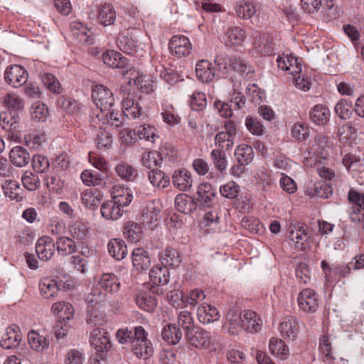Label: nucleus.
Segmentation results:
<instances>
[{
	"mask_svg": "<svg viewBox=\"0 0 364 364\" xmlns=\"http://www.w3.org/2000/svg\"><path fill=\"white\" fill-rule=\"evenodd\" d=\"M147 336L146 331L142 326H139L134 328L132 350L139 358L148 359L153 354L152 343L147 338Z\"/></svg>",
	"mask_w": 364,
	"mask_h": 364,
	"instance_id": "nucleus-1",
	"label": "nucleus"
},
{
	"mask_svg": "<svg viewBox=\"0 0 364 364\" xmlns=\"http://www.w3.org/2000/svg\"><path fill=\"white\" fill-rule=\"evenodd\" d=\"M297 303L301 311L305 313L312 314L318 310L321 299L317 292L312 289L306 288L299 294Z\"/></svg>",
	"mask_w": 364,
	"mask_h": 364,
	"instance_id": "nucleus-2",
	"label": "nucleus"
},
{
	"mask_svg": "<svg viewBox=\"0 0 364 364\" xmlns=\"http://www.w3.org/2000/svg\"><path fill=\"white\" fill-rule=\"evenodd\" d=\"M90 343L101 359L104 358L112 347L108 333L100 328H96L91 332Z\"/></svg>",
	"mask_w": 364,
	"mask_h": 364,
	"instance_id": "nucleus-3",
	"label": "nucleus"
},
{
	"mask_svg": "<svg viewBox=\"0 0 364 364\" xmlns=\"http://www.w3.org/2000/svg\"><path fill=\"white\" fill-rule=\"evenodd\" d=\"M92 98L96 107L101 109L109 110L114 103V98L112 91L103 85H96L92 89Z\"/></svg>",
	"mask_w": 364,
	"mask_h": 364,
	"instance_id": "nucleus-4",
	"label": "nucleus"
},
{
	"mask_svg": "<svg viewBox=\"0 0 364 364\" xmlns=\"http://www.w3.org/2000/svg\"><path fill=\"white\" fill-rule=\"evenodd\" d=\"M156 129L154 127L144 124L139 125L134 130H131L129 129H124L122 132V138L127 142H132V140L134 139V136L137 135L140 139H145L146 141H150L152 143L155 141V139L159 136L156 134Z\"/></svg>",
	"mask_w": 364,
	"mask_h": 364,
	"instance_id": "nucleus-5",
	"label": "nucleus"
},
{
	"mask_svg": "<svg viewBox=\"0 0 364 364\" xmlns=\"http://www.w3.org/2000/svg\"><path fill=\"white\" fill-rule=\"evenodd\" d=\"M321 267L327 283L338 282L342 277L349 275L351 269L349 265H330L326 260L321 261Z\"/></svg>",
	"mask_w": 364,
	"mask_h": 364,
	"instance_id": "nucleus-6",
	"label": "nucleus"
},
{
	"mask_svg": "<svg viewBox=\"0 0 364 364\" xmlns=\"http://www.w3.org/2000/svg\"><path fill=\"white\" fill-rule=\"evenodd\" d=\"M28 74L26 69L19 65H11L4 72L5 81L14 87H18L26 84Z\"/></svg>",
	"mask_w": 364,
	"mask_h": 364,
	"instance_id": "nucleus-7",
	"label": "nucleus"
},
{
	"mask_svg": "<svg viewBox=\"0 0 364 364\" xmlns=\"http://www.w3.org/2000/svg\"><path fill=\"white\" fill-rule=\"evenodd\" d=\"M169 50L173 55L178 58L186 57L188 55L192 50V45L185 36H173L169 41Z\"/></svg>",
	"mask_w": 364,
	"mask_h": 364,
	"instance_id": "nucleus-8",
	"label": "nucleus"
},
{
	"mask_svg": "<svg viewBox=\"0 0 364 364\" xmlns=\"http://www.w3.org/2000/svg\"><path fill=\"white\" fill-rule=\"evenodd\" d=\"M117 43L122 51L129 55H134L139 47V41L135 33L129 30L119 35Z\"/></svg>",
	"mask_w": 364,
	"mask_h": 364,
	"instance_id": "nucleus-9",
	"label": "nucleus"
},
{
	"mask_svg": "<svg viewBox=\"0 0 364 364\" xmlns=\"http://www.w3.org/2000/svg\"><path fill=\"white\" fill-rule=\"evenodd\" d=\"M215 196V189L210 183H203L198 186L195 200L197 205L209 208L212 206Z\"/></svg>",
	"mask_w": 364,
	"mask_h": 364,
	"instance_id": "nucleus-10",
	"label": "nucleus"
},
{
	"mask_svg": "<svg viewBox=\"0 0 364 364\" xmlns=\"http://www.w3.org/2000/svg\"><path fill=\"white\" fill-rule=\"evenodd\" d=\"M279 331L284 339L294 340L299 332V321L294 316H286L282 318Z\"/></svg>",
	"mask_w": 364,
	"mask_h": 364,
	"instance_id": "nucleus-11",
	"label": "nucleus"
},
{
	"mask_svg": "<svg viewBox=\"0 0 364 364\" xmlns=\"http://www.w3.org/2000/svg\"><path fill=\"white\" fill-rule=\"evenodd\" d=\"M55 251V243L48 236L40 237L36 244V252L38 258L43 261L50 259Z\"/></svg>",
	"mask_w": 364,
	"mask_h": 364,
	"instance_id": "nucleus-12",
	"label": "nucleus"
},
{
	"mask_svg": "<svg viewBox=\"0 0 364 364\" xmlns=\"http://www.w3.org/2000/svg\"><path fill=\"white\" fill-rule=\"evenodd\" d=\"M289 238L293 242L296 250L302 251L308 247L310 236L303 224L298 223L294 226V229L291 230Z\"/></svg>",
	"mask_w": 364,
	"mask_h": 364,
	"instance_id": "nucleus-13",
	"label": "nucleus"
},
{
	"mask_svg": "<svg viewBox=\"0 0 364 364\" xmlns=\"http://www.w3.org/2000/svg\"><path fill=\"white\" fill-rule=\"evenodd\" d=\"M186 337L188 343L196 348L208 346L210 343V333L199 327H195L186 332Z\"/></svg>",
	"mask_w": 364,
	"mask_h": 364,
	"instance_id": "nucleus-14",
	"label": "nucleus"
},
{
	"mask_svg": "<svg viewBox=\"0 0 364 364\" xmlns=\"http://www.w3.org/2000/svg\"><path fill=\"white\" fill-rule=\"evenodd\" d=\"M246 38V31L240 26L228 27L225 36L224 43L227 46H241Z\"/></svg>",
	"mask_w": 364,
	"mask_h": 364,
	"instance_id": "nucleus-15",
	"label": "nucleus"
},
{
	"mask_svg": "<svg viewBox=\"0 0 364 364\" xmlns=\"http://www.w3.org/2000/svg\"><path fill=\"white\" fill-rule=\"evenodd\" d=\"M160 218V210L153 203L142 209L141 222L144 227L152 230L158 224Z\"/></svg>",
	"mask_w": 364,
	"mask_h": 364,
	"instance_id": "nucleus-16",
	"label": "nucleus"
},
{
	"mask_svg": "<svg viewBox=\"0 0 364 364\" xmlns=\"http://www.w3.org/2000/svg\"><path fill=\"white\" fill-rule=\"evenodd\" d=\"M196 73L198 80L203 83H210L215 77V70L213 64L207 60H201L196 65Z\"/></svg>",
	"mask_w": 364,
	"mask_h": 364,
	"instance_id": "nucleus-17",
	"label": "nucleus"
},
{
	"mask_svg": "<svg viewBox=\"0 0 364 364\" xmlns=\"http://www.w3.org/2000/svg\"><path fill=\"white\" fill-rule=\"evenodd\" d=\"M20 117L18 114H12L11 112H2L0 114V125L4 129H9L12 132L11 134H9V138L17 141V136H15L14 132L19 127Z\"/></svg>",
	"mask_w": 364,
	"mask_h": 364,
	"instance_id": "nucleus-18",
	"label": "nucleus"
},
{
	"mask_svg": "<svg viewBox=\"0 0 364 364\" xmlns=\"http://www.w3.org/2000/svg\"><path fill=\"white\" fill-rule=\"evenodd\" d=\"M172 182L174 187L178 190L186 191L193 185L191 173L185 168L176 170L172 176Z\"/></svg>",
	"mask_w": 364,
	"mask_h": 364,
	"instance_id": "nucleus-19",
	"label": "nucleus"
},
{
	"mask_svg": "<svg viewBox=\"0 0 364 364\" xmlns=\"http://www.w3.org/2000/svg\"><path fill=\"white\" fill-rule=\"evenodd\" d=\"M21 341L19 328L16 325L9 326L2 336L1 346L5 349H10L18 346Z\"/></svg>",
	"mask_w": 364,
	"mask_h": 364,
	"instance_id": "nucleus-20",
	"label": "nucleus"
},
{
	"mask_svg": "<svg viewBox=\"0 0 364 364\" xmlns=\"http://www.w3.org/2000/svg\"><path fill=\"white\" fill-rule=\"evenodd\" d=\"M161 264L166 267H178L181 262V257L178 251L172 247H167L159 255Z\"/></svg>",
	"mask_w": 364,
	"mask_h": 364,
	"instance_id": "nucleus-21",
	"label": "nucleus"
},
{
	"mask_svg": "<svg viewBox=\"0 0 364 364\" xmlns=\"http://www.w3.org/2000/svg\"><path fill=\"white\" fill-rule=\"evenodd\" d=\"M277 62L279 68L289 71L291 75L301 72V65L298 63V58L291 54L279 55Z\"/></svg>",
	"mask_w": 364,
	"mask_h": 364,
	"instance_id": "nucleus-22",
	"label": "nucleus"
},
{
	"mask_svg": "<svg viewBox=\"0 0 364 364\" xmlns=\"http://www.w3.org/2000/svg\"><path fill=\"white\" fill-rule=\"evenodd\" d=\"M197 316L200 323L205 324L219 320L220 316L215 306L203 304L198 308Z\"/></svg>",
	"mask_w": 364,
	"mask_h": 364,
	"instance_id": "nucleus-23",
	"label": "nucleus"
},
{
	"mask_svg": "<svg viewBox=\"0 0 364 364\" xmlns=\"http://www.w3.org/2000/svg\"><path fill=\"white\" fill-rule=\"evenodd\" d=\"M116 20V12L111 4H104L98 6L97 21L103 26L114 24Z\"/></svg>",
	"mask_w": 364,
	"mask_h": 364,
	"instance_id": "nucleus-24",
	"label": "nucleus"
},
{
	"mask_svg": "<svg viewBox=\"0 0 364 364\" xmlns=\"http://www.w3.org/2000/svg\"><path fill=\"white\" fill-rule=\"evenodd\" d=\"M70 29L73 37L80 43H92V39L91 38L90 30L83 23L78 21H73L70 23Z\"/></svg>",
	"mask_w": 364,
	"mask_h": 364,
	"instance_id": "nucleus-25",
	"label": "nucleus"
},
{
	"mask_svg": "<svg viewBox=\"0 0 364 364\" xmlns=\"http://www.w3.org/2000/svg\"><path fill=\"white\" fill-rule=\"evenodd\" d=\"M96 285L106 294L117 292L120 287L117 277L112 273L102 274Z\"/></svg>",
	"mask_w": 364,
	"mask_h": 364,
	"instance_id": "nucleus-26",
	"label": "nucleus"
},
{
	"mask_svg": "<svg viewBox=\"0 0 364 364\" xmlns=\"http://www.w3.org/2000/svg\"><path fill=\"white\" fill-rule=\"evenodd\" d=\"M262 320L259 316L252 311L244 312L242 320V329L250 332H258L261 329Z\"/></svg>",
	"mask_w": 364,
	"mask_h": 364,
	"instance_id": "nucleus-27",
	"label": "nucleus"
},
{
	"mask_svg": "<svg viewBox=\"0 0 364 364\" xmlns=\"http://www.w3.org/2000/svg\"><path fill=\"white\" fill-rule=\"evenodd\" d=\"M133 266L138 270H146L151 265L149 253L143 248H135L132 252Z\"/></svg>",
	"mask_w": 364,
	"mask_h": 364,
	"instance_id": "nucleus-28",
	"label": "nucleus"
},
{
	"mask_svg": "<svg viewBox=\"0 0 364 364\" xmlns=\"http://www.w3.org/2000/svg\"><path fill=\"white\" fill-rule=\"evenodd\" d=\"M9 159L14 166L23 167L29 163L31 156L25 148L16 146L10 151Z\"/></svg>",
	"mask_w": 364,
	"mask_h": 364,
	"instance_id": "nucleus-29",
	"label": "nucleus"
},
{
	"mask_svg": "<svg viewBox=\"0 0 364 364\" xmlns=\"http://www.w3.org/2000/svg\"><path fill=\"white\" fill-rule=\"evenodd\" d=\"M176 208L184 214H190L195 211L198 207L197 202L186 194H178L175 198Z\"/></svg>",
	"mask_w": 364,
	"mask_h": 364,
	"instance_id": "nucleus-30",
	"label": "nucleus"
},
{
	"mask_svg": "<svg viewBox=\"0 0 364 364\" xmlns=\"http://www.w3.org/2000/svg\"><path fill=\"white\" fill-rule=\"evenodd\" d=\"M149 277L154 285L164 286L169 282L170 274L167 267L156 265L151 269Z\"/></svg>",
	"mask_w": 364,
	"mask_h": 364,
	"instance_id": "nucleus-31",
	"label": "nucleus"
},
{
	"mask_svg": "<svg viewBox=\"0 0 364 364\" xmlns=\"http://www.w3.org/2000/svg\"><path fill=\"white\" fill-rule=\"evenodd\" d=\"M102 59L105 64L111 68H125L127 63L126 58L123 57L120 53L112 50L105 52Z\"/></svg>",
	"mask_w": 364,
	"mask_h": 364,
	"instance_id": "nucleus-32",
	"label": "nucleus"
},
{
	"mask_svg": "<svg viewBox=\"0 0 364 364\" xmlns=\"http://www.w3.org/2000/svg\"><path fill=\"white\" fill-rule=\"evenodd\" d=\"M123 233L131 242H139L144 237L141 226L134 221H128L124 224Z\"/></svg>",
	"mask_w": 364,
	"mask_h": 364,
	"instance_id": "nucleus-33",
	"label": "nucleus"
},
{
	"mask_svg": "<svg viewBox=\"0 0 364 364\" xmlns=\"http://www.w3.org/2000/svg\"><path fill=\"white\" fill-rule=\"evenodd\" d=\"M237 16L242 19H250L256 15L257 4L250 1H240L235 7Z\"/></svg>",
	"mask_w": 364,
	"mask_h": 364,
	"instance_id": "nucleus-34",
	"label": "nucleus"
},
{
	"mask_svg": "<svg viewBox=\"0 0 364 364\" xmlns=\"http://www.w3.org/2000/svg\"><path fill=\"white\" fill-rule=\"evenodd\" d=\"M109 254L117 260L123 259L127 255V247L120 239H112L107 245Z\"/></svg>",
	"mask_w": 364,
	"mask_h": 364,
	"instance_id": "nucleus-35",
	"label": "nucleus"
},
{
	"mask_svg": "<svg viewBox=\"0 0 364 364\" xmlns=\"http://www.w3.org/2000/svg\"><path fill=\"white\" fill-rule=\"evenodd\" d=\"M135 301L140 309L148 312L154 311L158 304L156 297L146 292L136 294Z\"/></svg>",
	"mask_w": 364,
	"mask_h": 364,
	"instance_id": "nucleus-36",
	"label": "nucleus"
},
{
	"mask_svg": "<svg viewBox=\"0 0 364 364\" xmlns=\"http://www.w3.org/2000/svg\"><path fill=\"white\" fill-rule=\"evenodd\" d=\"M311 121L316 124H325L330 117V110L324 105H316L310 111Z\"/></svg>",
	"mask_w": 364,
	"mask_h": 364,
	"instance_id": "nucleus-37",
	"label": "nucleus"
},
{
	"mask_svg": "<svg viewBox=\"0 0 364 364\" xmlns=\"http://www.w3.org/2000/svg\"><path fill=\"white\" fill-rule=\"evenodd\" d=\"M28 342L32 349L38 352H43L48 348L49 340L44 336L35 331L28 333Z\"/></svg>",
	"mask_w": 364,
	"mask_h": 364,
	"instance_id": "nucleus-38",
	"label": "nucleus"
},
{
	"mask_svg": "<svg viewBox=\"0 0 364 364\" xmlns=\"http://www.w3.org/2000/svg\"><path fill=\"white\" fill-rule=\"evenodd\" d=\"M60 287V283L50 278L43 279L39 284L41 294L45 299H50L55 296L58 293Z\"/></svg>",
	"mask_w": 364,
	"mask_h": 364,
	"instance_id": "nucleus-39",
	"label": "nucleus"
},
{
	"mask_svg": "<svg viewBox=\"0 0 364 364\" xmlns=\"http://www.w3.org/2000/svg\"><path fill=\"white\" fill-rule=\"evenodd\" d=\"M161 336L168 343L176 345L181 341L183 333L177 324L173 323L166 325L162 330Z\"/></svg>",
	"mask_w": 364,
	"mask_h": 364,
	"instance_id": "nucleus-40",
	"label": "nucleus"
},
{
	"mask_svg": "<svg viewBox=\"0 0 364 364\" xmlns=\"http://www.w3.org/2000/svg\"><path fill=\"white\" fill-rule=\"evenodd\" d=\"M104 175L94 170L86 169L82 172L80 178L87 186H97L105 183Z\"/></svg>",
	"mask_w": 364,
	"mask_h": 364,
	"instance_id": "nucleus-41",
	"label": "nucleus"
},
{
	"mask_svg": "<svg viewBox=\"0 0 364 364\" xmlns=\"http://www.w3.org/2000/svg\"><path fill=\"white\" fill-rule=\"evenodd\" d=\"M1 188L5 196L9 197L12 200H21V192L22 190L17 181L11 179L6 180L2 184Z\"/></svg>",
	"mask_w": 364,
	"mask_h": 364,
	"instance_id": "nucleus-42",
	"label": "nucleus"
},
{
	"mask_svg": "<svg viewBox=\"0 0 364 364\" xmlns=\"http://www.w3.org/2000/svg\"><path fill=\"white\" fill-rule=\"evenodd\" d=\"M114 170L117 176L126 181H134L138 176L137 170L126 162L116 165Z\"/></svg>",
	"mask_w": 364,
	"mask_h": 364,
	"instance_id": "nucleus-43",
	"label": "nucleus"
},
{
	"mask_svg": "<svg viewBox=\"0 0 364 364\" xmlns=\"http://www.w3.org/2000/svg\"><path fill=\"white\" fill-rule=\"evenodd\" d=\"M51 310L55 315L63 321L70 320L74 313L73 306L65 301H59L53 304Z\"/></svg>",
	"mask_w": 364,
	"mask_h": 364,
	"instance_id": "nucleus-44",
	"label": "nucleus"
},
{
	"mask_svg": "<svg viewBox=\"0 0 364 364\" xmlns=\"http://www.w3.org/2000/svg\"><path fill=\"white\" fill-rule=\"evenodd\" d=\"M227 324L229 326V333L231 335H237L242 330V317L237 311L231 309L226 316Z\"/></svg>",
	"mask_w": 364,
	"mask_h": 364,
	"instance_id": "nucleus-45",
	"label": "nucleus"
},
{
	"mask_svg": "<svg viewBox=\"0 0 364 364\" xmlns=\"http://www.w3.org/2000/svg\"><path fill=\"white\" fill-rule=\"evenodd\" d=\"M210 159L214 168L223 174L227 169L228 164L225 151L222 149H214L210 152Z\"/></svg>",
	"mask_w": 364,
	"mask_h": 364,
	"instance_id": "nucleus-46",
	"label": "nucleus"
},
{
	"mask_svg": "<svg viewBox=\"0 0 364 364\" xmlns=\"http://www.w3.org/2000/svg\"><path fill=\"white\" fill-rule=\"evenodd\" d=\"M235 156L237 163L248 165L254 159V151L250 146L242 144L235 149Z\"/></svg>",
	"mask_w": 364,
	"mask_h": 364,
	"instance_id": "nucleus-47",
	"label": "nucleus"
},
{
	"mask_svg": "<svg viewBox=\"0 0 364 364\" xmlns=\"http://www.w3.org/2000/svg\"><path fill=\"white\" fill-rule=\"evenodd\" d=\"M107 299V294L103 292L97 285H95L87 295L85 301L88 304L89 306L100 307L106 301Z\"/></svg>",
	"mask_w": 364,
	"mask_h": 364,
	"instance_id": "nucleus-48",
	"label": "nucleus"
},
{
	"mask_svg": "<svg viewBox=\"0 0 364 364\" xmlns=\"http://www.w3.org/2000/svg\"><path fill=\"white\" fill-rule=\"evenodd\" d=\"M68 230L73 238L80 241L84 240L89 232L87 225L80 220L70 223L68 225Z\"/></svg>",
	"mask_w": 364,
	"mask_h": 364,
	"instance_id": "nucleus-49",
	"label": "nucleus"
},
{
	"mask_svg": "<svg viewBox=\"0 0 364 364\" xmlns=\"http://www.w3.org/2000/svg\"><path fill=\"white\" fill-rule=\"evenodd\" d=\"M122 213V209L113 200L106 201L101 206V214L107 220H117Z\"/></svg>",
	"mask_w": 364,
	"mask_h": 364,
	"instance_id": "nucleus-50",
	"label": "nucleus"
},
{
	"mask_svg": "<svg viewBox=\"0 0 364 364\" xmlns=\"http://www.w3.org/2000/svg\"><path fill=\"white\" fill-rule=\"evenodd\" d=\"M148 178L151 183L158 188H164L170 184L169 177L157 168L150 171L148 173Z\"/></svg>",
	"mask_w": 364,
	"mask_h": 364,
	"instance_id": "nucleus-51",
	"label": "nucleus"
},
{
	"mask_svg": "<svg viewBox=\"0 0 364 364\" xmlns=\"http://www.w3.org/2000/svg\"><path fill=\"white\" fill-rule=\"evenodd\" d=\"M2 103L9 109L22 110L24 107V101L17 94L14 92L6 93L2 97Z\"/></svg>",
	"mask_w": 364,
	"mask_h": 364,
	"instance_id": "nucleus-52",
	"label": "nucleus"
},
{
	"mask_svg": "<svg viewBox=\"0 0 364 364\" xmlns=\"http://www.w3.org/2000/svg\"><path fill=\"white\" fill-rule=\"evenodd\" d=\"M319 351L322 354V359L323 362L329 364L333 363L335 358L332 353L331 344L329 341V336L328 335H323L319 341Z\"/></svg>",
	"mask_w": 364,
	"mask_h": 364,
	"instance_id": "nucleus-53",
	"label": "nucleus"
},
{
	"mask_svg": "<svg viewBox=\"0 0 364 364\" xmlns=\"http://www.w3.org/2000/svg\"><path fill=\"white\" fill-rule=\"evenodd\" d=\"M21 182L23 187L29 191L38 189L41 182L38 174L26 171L21 176Z\"/></svg>",
	"mask_w": 364,
	"mask_h": 364,
	"instance_id": "nucleus-54",
	"label": "nucleus"
},
{
	"mask_svg": "<svg viewBox=\"0 0 364 364\" xmlns=\"http://www.w3.org/2000/svg\"><path fill=\"white\" fill-rule=\"evenodd\" d=\"M55 249L62 255H70L76 250L75 242L70 237L61 236L55 243Z\"/></svg>",
	"mask_w": 364,
	"mask_h": 364,
	"instance_id": "nucleus-55",
	"label": "nucleus"
},
{
	"mask_svg": "<svg viewBox=\"0 0 364 364\" xmlns=\"http://www.w3.org/2000/svg\"><path fill=\"white\" fill-rule=\"evenodd\" d=\"M270 352L280 358H285L289 353V348L285 343L278 338L273 337L269 343Z\"/></svg>",
	"mask_w": 364,
	"mask_h": 364,
	"instance_id": "nucleus-56",
	"label": "nucleus"
},
{
	"mask_svg": "<svg viewBox=\"0 0 364 364\" xmlns=\"http://www.w3.org/2000/svg\"><path fill=\"white\" fill-rule=\"evenodd\" d=\"M105 109L96 107L90 113V124L95 129H105L104 126L107 124L106 116L104 113Z\"/></svg>",
	"mask_w": 364,
	"mask_h": 364,
	"instance_id": "nucleus-57",
	"label": "nucleus"
},
{
	"mask_svg": "<svg viewBox=\"0 0 364 364\" xmlns=\"http://www.w3.org/2000/svg\"><path fill=\"white\" fill-rule=\"evenodd\" d=\"M214 141L215 145L217 147L215 149H222L224 151L230 150L235 143V139L233 137L222 132L215 135Z\"/></svg>",
	"mask_w": 364,
	"mask_h": 364,
	"instance_id": "nucleus-58",
	"label": "nucleus"
},
{
	"mask_svg": "<svg viewBox=\"0 0 364 364\" xmlns=\"http://www.w3.org/2000/svg\"><path fill=\"white\" fill-rule=\"evenodd\" d=\"M46 186L53 193L60 194L63 192L64 181L55 173H51L45 178Z\"/></svg>",
	"mask_w": 364,
	"mask_h": 364,
	"instance_id": "nucleus-59",
	"label": "nucleus"
},
{
	"mask_svg": "<svg viewBox=\"0 0 364 364\" xmlns=\"http://www.w3.org/2000/svg\"><path fill=\"white\" fill-rule=\"evenodd\" d=\"M233 62L232 70L237 71L242 76L252 77L254 73V68L245 59L235 56Z\"/></svg>",
	"mask_w": 364,
	"mask_h": 364,
	"instance_id": "nucleus-60",
	"label": "nucleus"
},
{
	"mask_svg": "<svg viewBox=\"0 0 364 364\" xmlns=\"http://www.w3.org/2000/svg\"><path fill=\"white\" fill-rule=\"evenodd\" d=\"M141 160L144 166L149 169H155L161 163L162 157L159 151H151L145 152Z\"/></svg>",
	"mask_w": 364,
	"mask_h": 364,
	"instance_id": "nucleus-61",
	"label": "nucleus"
},
{
	"mask_svg": "<svg viewBox=\"0 0 364 364\" xmlns=\"http://www.w3.org/2000/svg\"><path fill=\"white\" fill-rule=\"evenodd\" d=\"M41 80L44 85L53 93L60 94L63 91L59 80L53 74L43 73Z\"/></svg>",
	"mask_w": 364,
	"mask_h": 364,
	"instance_id": "nucleus-62",
	"label": "nucleus"
},
{
	"mask_svg": "<svg viewBox=\"0 0 364 364\" xmlns=\"http://www.w3.org/2000/svg\"><path fill=\"white\" fill-rule=\"evenodd\" d=\"M87 312V323L92 324L93 326H100L102 323L105 314L102 311L100 310V307L88 306Z\"/></svg>",
	"mask_w": 364,
	"mask_h": 364,
	"instance_id": "nucleus-63",
	"label": "nucleus"
},
{
	"mask_svg": "<svg viewBox=\"0 0 364 364\" xmlns=\"http://www.w3.org/2000/svg\"><path fill=\"white\" fill-rule=\"evenodd\" d=\"M112 136L105 129H102L97 134L95 141L97 147L100 151H105L111 148L112 144Z\"/></svg>",
	"mask_w": 364,
	"mask_h": 364,
	"instance_id": "nucleus-64",
	"label": "nucleus"
}]
</instances>
